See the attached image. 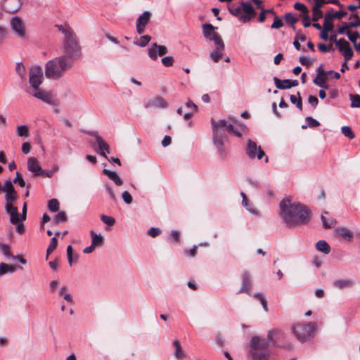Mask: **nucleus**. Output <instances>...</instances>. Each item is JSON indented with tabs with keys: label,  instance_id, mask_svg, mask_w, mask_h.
I'll list each match as a JSON object with an SVG mask.
<instances>
[{
	"label": "nucleus",
	"instance_id": "1",
	"mask_svg": "<svg viewBox=\"0 0 360 360\" xmlns=\"http://www.w3.org/2000/svg\"><path fill=\"white\" fill-rule=\"evenodd\" d=\"M279 207V214L288 227L302 225L310 220L309 210L300 202H292L290 198L283 199L280 202Z\"/></svg>",
	"mask_w": 360,
	"mask_h": 360
},
{
	"label": "nucleus",
	"instance_id": "2",
	"mask_svg": "<svg viewBox=\"0 0 360 360\" xmlns=\"http://www.w3.org/2000/svg\"><path fill=\"white\" fill-rule=\"evenodd\" d=\"M282 337L281 330L269 331L267 338H263L257 335L253 336L249 343L248 356L250 360H271V352L269 349V343L276 344L277 340L274 337Z\"/></svg>",
	"mask_w": 360,
	"mask_h": 360
},
{
	"label": "nucleus",
	"instance_id": "3",
	"mask_svg": "<svg viewBox=\"0 0 360 360\" xmlns=\"http://www.w3.org/2000/svg\"><path fill=\"white\" fill-rule=\"evenodd\" d=\"M212 140L214 146H221L226 140V131L233 134L238 137H241L245 132L246 126L240 122L236 121L235 124L229 123L224 120L217 122L212 119Z\"/></svg>",
	"mask_w": 360,
	"mask_h": 360
},
{
	"label": "nucleus",
	"instance_id": "4",
	"mask_svg": "<svg viewBox=\"0 0 360 360\" xmlns=\"http://www.w3.org/2000/svg\"><path fill=\"white\" fill-rule=\"evenodd\" d=\"M63 35V56L71 60L73 63L81 55V47L78 39L73 30L68 25L56 26Z\"/></svg>",
	"mask_w": 360,
	"mask_h": 360
},
{
	"label": "nucleus",
	"instance_id": "5",
	"mask_svg": "<svg viewBox=\"0 0 360 360\" xmlns=\"http://www.w3.org/2000/svg\"><path fill=\"white\" fill-rule=\"evenodd\" d=\"M74 63L63 56L48 60L45 64L44 74L47 79H58L66 71L70 70Z\"/></svg>",
	"mask_w": 360,
	"mask_h": 360
},
{
	"label": "nucleus",
	"instance_id": "6",
	"mask_svg": "<svg viewBox=\"0 0 360 360\" xmlns=\"http://www.w3.org/2000/svg\"><path fill=\"white\" fill-rule=\"evenodd\" d=\"M229 12L237 17L242 22H248L255 15L253 6L250 2H240V6L231 5L229 6Z\"/></svg>",
	"mask_w": 360,
	"mask_h": 360
},
{
	"label": "nucleus",
	"instance_id": "7",
	"mask_svg": "<svg viewBox=\"0 0 360 360\" xmlns=\"http://www.w3.org/2000/svg\"><path fill=\"white\" fill-rule=\"evenodd\" d=\"M316 324L313 322L296 323L292 328V332L301 342H304L313 338L316 334Z\"/></svg>",
	"mask_w": 360,
	"mask_h": 360
},
{
	"label": "nucleus",
	"instance_id": "8",
	"mask_svg": "<svg viewBox=\"0 0 360 360\" xmlns=\"http://www.w3.org/2000/svg\"><path fill=\"white\" fill-rule=\"evenodd\" d=\"M10 27L14 36L22 41L27 40V33L24 21L18 16L12 17L10 20Z\"/></svg>",
	"mask_w": 360,
	"mask_h": 360
},
{
	"label": "nucleus",
	"instance_id": "9",
	"mask_svg": "<svg viewBox=\"0 0 360 360\" xmlns=\"http://www.w3.org/2000/svg\"><path fill=\"white\" fill-rule=\"evenodd\" d=\"M216 28L212 24H205L202 25V32L207 39L213 41L217 49H220L224 48V44L221 36L214 32Z\"/></svg>",
	"mask_w": 360,
	"mask_h": 360
},
{
	"label": "nucleus",
	"instance_id": "10",
	"mask_svg": "<svg viewBox=\"0 0 360 360\" xmlns=\"http://www.w3.org/2000/svg\"><path fill=\"white\" fill-rule=\"evenodd\" d=\"M43 82V70L41 66H32L29 70V83L31 87L37 88Z\"/></svg>",
	"mask_w": 360,
	"mask_h": 360
},
{
	"label": "nucleus",
	"instance_id": "11",
	"mask_svg": "<svg viewBox=\"0 0 360 360\" xmlns=\"http://www.w3.org/2000/svg\"><path fill=\"white\" fill-rule=\"evenodd\" d=\"M246 153L250 159L257 158L258 160H261L265 156V153L261 149V147L257 146V143L250 139L248 141Z\"/></svg>",
	"mask_w": 360,
	"mask_h": 360
},
{
	"label": "nucleus",
	"instance_id": "12",
	"mask_svg": "<svg viewBox=\"0 0 360 360\" xmlns=\"http://www.w3.org/2000/svg\"><path fill=\"white\" fill-rule=\"evenodd\" d=\"M30 94L35 98L48 103L50 105H56V102L55 99L53 98L52 95L42 89L40 86L37 88H33V91L30 92Z\"/></svg>",
	"mask_w": 360,
	"mask_h": 360
},
{
	"label": "nucleus",
	"instance_id": "13",
	"mask_svg": "<svg viewBox=\"0 0 360 360\" xmlns=\"http://www.w3.org/2000/svg\"><path fill=\"white\" fill-rule=\"evenodd\" d=\"M168 53V49L165 46L158 45L153 43L148 49V56L153 60H156L158 56H162Z\"/></svg>",
	"mask_w": 360,
	"mask_h": 360
},
{
	"label": "nucleus",
	"instance_id": "14",
	"mask_svg": "<svg viewBox=\"0 0 360 360\" xmlns=\"http://www.w3.org/2000/svg\"><path fill=\"white\" fill-rule=\"evenodd\" d=\"M336 46L338 48L339 51L344 55V58L346 61L352 59L353 56V51L348 41L345 39H340L336 42Z\"/></svg>",
	"mask_w": 360,
	"mask_h": 360
},
{
	"label": "nucleus",
	"instance_id": "15",
	"mask_svg": "<svg viewBox=\"0 0 360 360\" xmlns=\"http://www.w3.org/2000/svg\"><path fill=\"white\" fill-rule=\"evenodd\" d=\"M0 6L6 12L13 13L21 8L22 1L21 0H2Z\"/></svg>",
	"mask_w": 360,
	"mask_h": 360
},
{
	"label": "nucleus",
	"instance_id": "16",
	"mask_svg": "<svg viewBox=\"0 0 360 360\" xmlns=\"http://www.w3.org/2000/svg\"><path fill=\"white\" fill-rule=\"evenodd\" d=\"M91 135L94 136L96 141L98 143V149L97 152L105 158H108L106 153H110V146L108 143L104 141L96 132L90 133Z\"/></svg>",
	"mask_w": 360,
	"mask_h": 360
},
{
	"label": "nucleus",
	"instance_id": "17",
	"mask_svg": "<svg viewBox=\"0 0 360 360\" xmlns=\"http://www.w3.org/2000/svg\"><path fill=\"white\" fill-rule=\"evenodd\" d=\"M27 164V169L30 172H32L34 176H41L42 168L37 158L34 157L29 158Z\"/></svg>",
	"mask_w": 360,
	"mask_h": 360
},
{
	"label": "nucleus",
	"instance_id": "18",
	"mask_svg": "<svg viewBox=\"0 0 360 360\" xmlns=\"http://www.w3.org/2000/svg\"><path fill=\"white\" fill-rule=\"evenodd\" d=\"M167 106V102L163 98L160 96L155 97L145 103L146 108H166Z\"/></svg>",
	"mask_w": 360,
	"mask_h": 360
},
{
	"label": "nucleus",
	"instance_id": "19",
	"mask_svg": "<svg viewBox=\"0 0 360 360\" xmlns=\"http://www.w3.org/2000/svg\"><path fill=\"white\" fill-rule=\"evenodd\" d=\"M250 274L248 272H244L243 274V281L242 286L240 290L237 292L238 294L245 292L250 294Z\"/></svg>",
	"mask_w": 360,
	"mask_h": 360
},
{
	"label": "nucleus",
	"instance_id": "20",
	"mask_svg": "<svg viewBox=\"0 0 360 360\" xmlns=\"http://www.w3.org/2000/svg\"><path fill=\"white\" fill-rule=\"evenodd\" d=\"M355 281L353 279H340L334 281L333 285L338 289L349 288L354 286Z\"/></svg>",
	"mask_w": 360,
	"mask_h": 360
},
{
	"label": "nucleus",
	"instance_id": "21",
	"mask_svg": "<svg viewBox=\"0 0 360 360\" xmlns=\"http://www.w3.org/2000/svg\"><path fill=\"white\" fill-rule=\"evenodd\" d=\"M91 237V244L96 247H102L104 243V237L100 234L96 233L94 231H90Z\"/></svg>",
	"mask_w": 360,
	"mask_h": 360
},
{
	"label": "nucleus",
	"instance_id": "22",
	"mask_svg": "<svg viewBox=\"0 0 360 360\" xmlns=\"http://www.w3.org/2000/svg\"><path fill=\"white\" fill-rule=\"evenodd\" d=\"M316 76H328L330 75V74H334V78L336 79H340V73L337 72H335L333 70H329V71H326L324 70L323 69V65H320L316 70Z\"/></svg>",
	"mask_w": 360,
	"mask_h": 360
},
{
	"label": "nucleus",
	"instance_id": "23",
	"mask_svg": "<svg viewBox=\"0 0 360 360\" xmlns=\"http://www.w3.org/2000/svg\"><path fill=\"white\" fill-rule=\"evenodd\" d=\"M103 172L117 186H121L123 184V181L120 178L117 172L106 169H104Z\"/></svg>",
	"mask_w": 360,
	"mask_h": 360
},
{
	"label": "nucleus",
	"instance_id": "24",
	"mask_svg": "<svg viewBox=\"0 0 360 360\" xmlns=\"http://www.w3.org/2000/svg\"><path fill=\"white\" fill-rule=\"evenodd\" d=\"M316 249L319 252L324 254H329L330 252V247L328 243L324 240H320L316 243Z\"/></svg>",
	"mask_w": 360,
	"mask_h": 360
},
{
	"label": "nucleus",
	"instance_id": "25",
	"mask_svg": "<svg viewBox=\"0 0 360 360\" xmlns=\"http://www.w3.org/2000/svg\"><path fill=\"white\" fill-rule=\"evenodd\" d=\"M173 345L175 347V350L174 352V355L176 359H180L185 356V353L183 351V349L181 347L180 341L178 339H176L173 341Z\"/></svg>",
	"mask_w": 360,
	"mask_h": 360
},
{
	"label": "nucleus",
	"instance_id": "26",
	"mask_svg": "<svg viewBox=\"0 0 360 360\" xmlns=\"http://www.w3.org/2000/svg\"><path fill=\"white\" fill-rule=\"evenodd\" d=\"M335 231L338 235L347 240H351L353 237L352 231L346 227H338Z\"/></svg>",
	"mask_w": 360,
	"mask_h": 360
},
{
	"label": "nucleus",
	"instance_id": "27",
	"mask_svg": "<svg viewBox=\"0 0 360 360\" xmlns=\"http://www.w3.org/2000/svg\"><path fill=\"white\" fill-rule=\"evenodd\" d=\"M151 13L150 11H144L136 20V24H139L143 27L148 23L150 19Z\"/></svg>",
	"mask_w": 360,
	"mask_h": 360
},
{
	"label": "nucleus",
	"instance_id": "28",
	"mask_svg": "<svg viewBox=\"0 0 360 360\" xmlns=\"http://www.w3.org/2000/svg\"><path fill=\"white\" fill-rule=\"evenodd\" d=\"M325 214H328V212H324L321 214V221H322V223H323V226L325 229H330V228L334 227L335 224H336L335 219H334L333 218H328L327 219L325 217Z\"/></svg>",
	"mask_w": 360,
	"mask_h": 360
},
{
	"label": "nucleus",
	"instance_id": "29",
	"mask_svg": "<svg viewBox=\"0 0 360 360\" xmlns=\"http://www.w3.org/2000/svg\"><path fill=\"white\" fill-rule=\"evenodd\" d=\"M312 12H313L312 20L314 22H316L321 18H322L323 13L321 10V4L320 3L314 4L313 8H312Z\"/></svg>",
	"mask_w": 360,
	"mask_h": 360
},
{
	"label": "nucleus",
	"instance_id": "30",
	"mask_svg": "<svg viewBox=\"0 0 360 360\" xmlns=\"http://www.w3.org/2000/svg\"><path fill=\"white\" fill-rule=\"evenodd\" d=\"M290 100L292 104L296 105L299 110H302V101L300 92H297V95H290Z\"/></svg>",
	"mask_w": 360,
	"mask_h": 360
},
{
	"label": "nucleus",
	"instance_id": "31",
	"mask_svg": "<svg viewBox=\"0 0 360 360\" xmlns=\"http://www.w3.org/2000/svg\"><path fill=\"white\" fill-rule=\"evenodd\" d=\"M15 271V267L11 265H9L6 263L0 264V276H3L6 273H13Z\"/></svg>",
	"mask_w": 360,
	"mask_h": 360
},
{
	"label": "nucleus",
	"instance_id": "32",
	"mask_svg": "<svg viewBox=\"0 0 360 360\" xmlns=\"http://www.w3.org/2000/svg\"><path fill=\"white\" fill-rule=\"evenodd\" d=\"M224 48L216 49L210 53V58L214 63H217L222 57Z\"/></svg>",
	"mask_w": 360,
	"mask_h": 360
},
{
	"label": "nucleus",
	"instance_id": "33",
	"mask_svg": "<svg viewBox=\"0 0 360 360\" xmlns=\"http://www.w3.org/2000/svg\"><path fill=\"white\" fill-rule=\"evenodd\" d=\"M254 296L261 302L264 310L268 311L267 300L264 294L262 292H256Z\"/></svg>",
	"mask_w": 360,
	"mask_h": 360
},
{
	"label": "nucleus",
	"instance_id": "34",
	"mask_svg": "<svg viewBox=\"0 0 360 360\" xmlns=\"http://www.w3.org/2000/svg\"><path fill=\"white\" fill-rule=\"evenodd\" d=\"M305 120L307 122V125H302V129H306L307 127L314 128L320 125L319 122L311 117H307Z\"/></svg>",
	"mask_w": 360,
	"mask_h": 360
},
{
	"label": "nucleus",
	"instance_id": "35",
	"mask_svg": "<svg viewBox=\"0 0 360 360\" xmlns=\"http://www.w3.org/2000/svg\"><path fill=\"white\" fill-rule=\"evenodd\" d=\"M16 131L18 135L20 137H27L29 136V129L26 125L18 126Z\"/></svg>",
	"mask_w": 360,
	"mask_h": 360
},
{
	"label": "nucleus",
	"instance_id": "36",
	"mask_svg": "<svg viewBox=\"0 0 360 360\" xmlns=\"http://www.w3.org/2000/svg\"><path fill=\"white\" fill-rule=\"evenodd\" d=\"M58 245V241L56 237H53L51 239V242L49 246L46 250V259H48L49 255L56 248Z\"/></svg>",
	"mask_w": 360,
	"mask_h": 360
},
{
	"label": "nucleus",
	"instance_id": "37",
	"mask_svg": "<svg viewBox=\"0 0 360 360\" xmlns=\"http://www.w3.org/2000/svg\"><path fill=\"white\" fill-rule=\"evenodd\" d=\"M349 98L351 100L352 108H360V95L350 94Z\"/></svg>",
	"mask_w": 360,
	"mask_h": 360
},
{
	"label": "nucleus",
	"instance_id": "38",
	"mask_svg": "<svg viewBox=\"0 0 360 360\" xmlns=\"http://www.w3.org/2000/svg\"><path fill=\"white\" fill-rule=\"evenodd\" d=\"M59 202L57 199H51L48 201V207L51 212H57L59 210Z\"/></svg>",
	"mask_w": 360,
	"mask_h": 360
},
{
	"label": "nucleus",
	"instance_id": "39",
	"mask_svg": "<svg viewBox=\"0 0 360 360\" xmlns=\"http://www.w3.org/2000/svg\"><path fill=\"white\" fill-rule=\"evenodd\" d=\"M274 84H275L276 88L278 89H288V88L280 87L278 85L282 86H288V84H290V79L281 80L280 79H278L276 77H274Z\"/></svg>",
	"mask_w": 360,
	"mask_h": 360
},
{
	"label": "nucleus",
	"instance_id": "40",
	"mask_svg": "<svg viewBox=\"0 0 360 360\" xmlns=\"http://www.w3.org/2000/svg\"><path fill=\"white\" fill-rule=\"evenodd\" d=\"M67 219H68V217H67L65 212L63 211H61V212H59L56 215V217L53 219V222L55 224L63 223V222H65L67 221Z\"/></svg>",
	"mask_w": 360,
	"mask_h": 360
},
{
	"label": "nucleus",
	"instance_id": "41",
	"mask_svg": "<svg viewBox=\"0 0 360 360\" xmlns=\"http://www.w3.org/2000/svg\"><path fill=\"white\" fill-rule=\"evenodd\" d=\"M341 131L345 136L349 138V139H353L355 137L351 127L349 126H343L341 128Z\"/></svg>",
	"mask_w": 360,
	"mask_h": 360
},
{
	"label": "nucleus",
	"instance_id": "42",
	"mask_svg": "<svg viewBox=\"0 0 360 360\" xmlns=\"http://www.w3.org/2000/svg\"><path fill=\"white\" fill-rule=\"evenodd\" d=\"M101 221L108 226H112L115 223V219L112 217L102 214L101 216Z\"/></svg>",
	"mask_w": 360,
	"mask_h": 360
},
{
	"label": "nucleus",
	"instance_id": "43",
	"mask_svg": "<svg viewBox=\"0 0 360 360\" xmlns=\"http://www.w3.org/2000/svg\"><path fill=\"white\" fill-rule=\"evenodd\" d=\"M284 18L286 22L291 25H295L298 21V19L295 17V15L291 13H285Z\"/></svg>",
	"mask_w": 360,
	"mask_h": 360
},
{
	"label": "nucleus",
	"instance_id": "44",
	"mask_svg": "<svg viewBox=\"0 0 360 360\" xmlns=\"http://www.w3.org/2000/svg\"><path fill=\"white\" fill-rule=\"evenodd\" d=\"M5 200L6 202H13L17 198V193L15 191L5 192Z\"/></svg>",
	"mask_w": 360,
	"mask_h": 360
},
{
	"label": "nucleus",
	"instance_id": "45",
	"mask_svg": "<svg viewBox=\"0 0 360 360\" xmlns=\"http://www.w3.org/2000/svg\"><path fill=\"white\" fill-rule=\"evenodd\" d=\"M16 72L20 76L21 78H25L26 76L25 68L22 63H18L15 67Z\"/></svg>",
	"mask_w": 360,
	"mask_h": 360
},
{
	"label": "nucleus",
	"instance_id": "46",
	"mask_svg": "<svg viewBox=\"0 0 360 360\" xmlns=\"http://www.w3.org/2000/svg\"><path fill=\"white\" fill-rule=\"evenodd\" d=\"M328 79V76H316L313 80V83L318 86H322L324 82H327Z\"/></svg>",
	"mask_w": 360,
	"mask_h": 360
},
{
	"label": "nucleus",
	"instance_id": "47",
	"mask_svg": "<svg viewBox=\"0 0 360 360\" xmlns=\"http://www.w3.org/2000/svg\"><path fill=\"white\" fill-rule=\"evenodd\" d=\"M150 39L151 37L149 35L141 36L136 44L141 47H144L149 43Z\"/></svg>",
	"mask_w": 360,
	"mask_h": 360
},
{
	"label": "nucleus",
	"instance_id": "48",
	"mask_svg": "<svg viewBox=\"0 0 360 360\" xmlns=\"http://www.w3.org/2000/svg\"><path fill=\"white\" fill-rule=\"evenodd\" d=\"M10 216V221L11 224H18L20 222V214L18 213V211L16 212L15 210L13 213H11Z\"/></svg>",
	"mask_w": 360,
	"mask_h": 360
},
{
	"label": "nucleus",
	"instance_id": "49",
	"mask_svg": "<svg viewBox=\"0 0 360 360\" xmlns=\"http://www.w3.org/2000/svg\"><path fill=\"white\" fill-rule=\"evenodd\" d=\"M295 9L301 11L303 14L308 13L307 7L302 3L297 2L294 4Z\"/></svg>",
	"mask_w": 360,
	"mask_h": 360
},
{
	"label": "nucleus",
	"instance_id": "50",
	"mask_svg": "<svg viewBox=\"0 0 360 360\" xmlns=\"http://www.w3.org/2000/svg\"><path fill=\"white\" fill-rule=\"evenodd\" d=\"M333 19V18L331 13H326L325 15L324 23L323 25V28H325L327 25L328 26L330 25L331 26V30H332L333 28V24L331 22Z\"/></svg>",
	"mask_w": 360,
	"mask_h": 360
},
{
	"label": "nucleus",
	"instance_id": "51",
	"mask_svg": "<svg viewBox=\"0 0 360 360\" xmlns=\"http://www.w3.org/2000/svg\"><path fill=\"white\" fill-rule=\"evenodd\" d=\"M162 63L165 67H171L174 63V58L172 56H165L161 59Z\"/></svg>",
	"mask_w": 360,
	"mask_h": 360
},
{
	"label": "nucleus",
	"instance_id": "52",
	"mask_svg": "<svg viewBox=\"0 0 360 360\" xmlns=\"http://www.w3.org/2000/svg\"><path fill=\"white\" fill-rule=\"evenodd\" d=\"M214 146L217 148V151H218L219 157L222 160L226 159V156H227V152L224 147V143H221V146Z\"/></svg>",
	"mask_w": 360,
	"mask_h": 360
},
{
	"label": "nucleus",
	"instance_id": "53",
	"mask_svg": "<svg viewBox=\"0 0 360 360\" xmlns=\"http://www.w3.org/2000/svg\"><path fill=\"white\" fill-rule=\"evenodd\" d=\"M1 188L4 192L15 191L14 187L13 186V183L10 180L6 181L4 183V186H1Z\"/></svg>",
	"mask_w": 360,
	"mask_h": 360
},
{
	"label": "nucleus",
	"instance_id": "54",
	"mask_svg": "<svg viewBox=\"0 0 360 360\" xmlns=\"http://www.w3.org/2000/svg\"><path fill=\"white\" fill-rule=\"evenodd\" d=\"M331 31V26L327 25L320 33V37L322 39L326 41L328 39V32Z\"/></svg>",
	"mask_w": 360,
	"mask_h": 360
},
{
	"label": "nucleus",
	"instance_id": "55",
	"mask_svg": "<svg viewBox=\"0 0 360 360\" xmlns=\"http://www.w3.org/2000/svg\"><path fill=\"white\" fill-rule=\"evenodd\" d=\"M15 178L13 179L14 184H18L20 187H24L25 186V182L22 177L21 176L20 174L17 172L15 173Z\"/></svg>",
	"mask_w": 360,
	"mask_h": 360
},
{
	"label": "nucleus",
	"instance_id": "56",
	"mask_svg": "<svg viewBox=\"0 0 360 360\" xmlns=\"http://www.w3.org/2000/svg\"><path fill=\"white\" fill-rule=\"evenodd\" d=\"M122 200H124V202L127 204V205H129L132 202V197L131 195V194L125 191H124L122 193Z\"/></svg>",
	"mask_w": 360,
	"mask_h": 360
},
{
	"label": "nucleus",
	"instance_id": "57",
	"mask_svg": "<svg viewBox=\"0 0 360 360\" xmlns=\"http://www.w3.org/2000/svg\"><path fill=\"white\" fill-rule=\"evenodd\" d=\"M347 36L348 37V39L354 44H355L356 43V40L359 37V34L358 32H355L354 33H351L350 32L347 31L346 32Z\"/></svg>",
	"mask_w": 360,
	"mask_h": 360
},
{
	"label": "nucleus",
	"instance_id": "58",
	"mask_svg": "<svg viewBox=\"0 0 360 360\" xmlns=\"http://www.w3.org/2000/svg\"><path fill=\"white\" fill-rule=\"evenodd\" d=\"M283 21L280 18H278V17H276L274 18V21L272 23L271 27L272 29H279L281 27H283Z\"/></svg>",
	"mask_w": 360,
	"mask_h": 360
},
{
	"label": "nucleus",
	"instance_id": "59",
	"mask_svg": "<svg viewBox=\"0 0 360 360\" xmlns=\"http://www.w3.org/2000/svg\"><path fill=\"white\" fill-rule=\"evenodd\" d=\"M67 256H68V263L70 266H72V262H73V256H72V248L71 245H68L67 247Z\"/></svg>",
	"mask_w": 360,
	"mask_h": 360
},
{
	"label": "nucleus",
	"instance_id": "60",
	"mask_svg": "<svg viewBox=\"0 0 360 360\" xmlns=\"http://www.w3.org/2000/svg\"><path fill=\"white\" fill-rule=\"evenodd\" d=\"M13 202H6L5 205V210L7 213H9L10 215L11 213H13L15 210L17 212L18 208L16 207H14L12 205Z\"/></svg>",
	"mask_w": 360,
	"mask_h": 360
},
{
	"label": "nucleus",
	"instance_id": "61",
	"mask_svg": "<svg viewBox=\"0 0 360 360\" xmlns=\"http://www.w3.org/2000/svg\"><path fill=\"white\" fill-rule=\"evenodd\" d=\"M6 34V28L4 26L0 25V45L3 44Z\"/></svg>",
	"mask_w": 360,
	"mask_h": 360
},
{
	"label": "nucleus",
	"instance_id": "62",
	"mask_svg": "<svg viewBox=\"0 0 360 360\" xmlns=\"http://www.w3.org/2000/svg\"><path fill=\"white\" fill-rule=\"evenodd\" d=\"M148 233L151 237L154 238L160 234L161 230L159 228L152 227L148 230Z\"/></svg>",
	"mask_w": 360,
	"mask_h": 360
},
{
	"label": "nucleus",
	"instance_id": "63",
	"mask_svg": "<svg viewBox=\"0 0 360 360\" xmlns=\"http://www.w3.org/2000/svg\"><path fill=\"white\" fill-rule=\"evenodd\" d=\"M186 106L191 110V111H193V112H195L198 110V106L191 101H188L186 103Z\"/></svg>",
	"mask_w": 360,
	"mask_h": 360
},
{
	"label": "nucleus",
	"instance_id": "64",
	"mask_svg": "<svg viewBox=\"0 0 360 360\" xmlns=\"http://www.w3.org/2000/svg\"><path fill=\"white\" fill-rule=\"evenodd\" d=\"M105 190H106V192L108 193V194L109 195L110 198L112 200H116V195H115L113 189L110 186L106 185L105 186Z\"/></svg>",
	"mask_w": 360,
	"mask_h": 360
}]
</instances>
